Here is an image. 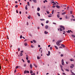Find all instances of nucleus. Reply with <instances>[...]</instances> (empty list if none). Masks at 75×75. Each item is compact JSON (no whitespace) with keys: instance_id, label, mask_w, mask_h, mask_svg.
Instances as JSON below:
<instances>
[{"instance_id":"nucleus-1","label":"nucleus","mask_w":75,"mask_h":75,"mask_svg":"<svg viewBox=\"0 0 75 75\" xmlns=\"http://www.w3.org/2000/svg\"><path fill=\"white\" fill-rule=\"evenodd\" d=\"M60 27L62 28H63V30H65V27L64 26L61 25L60 26Z\"/></svg>"},{"instance_id":"nucleus-2","label":"nucleus","mask_w":75,"mask_h":75,"mask_svg":"<svg viewBox=\"0 0 75 75\" xmlns=\"http://www.w3.org/2000/svg\"><path fill=\"white\" fill-rule=\"evenodd\" d=\"M26 60H28V56L27 55H26Z\"/></svg>"},{"instance_id":"nucleus-3","label":"nucleus","mask_w":75,"mask_h":75,"mask_svg":"<svg viewBox=\"0 0 75 75\" xmlns=\"http://www.w3.org/2000/svg\"><path fill=\"white\" fill-rule=\"evenodd\" d=\"M48 25H46L45 26V28H46V29H48Z\"/></svg>"},{"instance_id":"nucleus-4","label":"nucleus","mask_w":75,"mask_h":75,"mask_svg":"<svg viewBox=\"0 0 75 75\" xmlns=\"http://www.w3.org/2000/svg\"><path fill=\"white\" fill-rule=\"evenodd\" d=\"M48 54H47V56H49L50 55V51H48Z\"/></svg>"},{"instance_id":"nucleus-5","label":"nucleus","mask_w":75,"mask_h":75,"mask_svg":"<svg viewBox=\"0 0 75 75\" xmlns=\"http://www.w3.org/2000/svg\"><path fill=\"white\" fill-rule=\"evenodd\" d=\"M67 13L66 12H65L62 13V15H64V14H65Z\"/></svg>"},{"instance_id":"nucleus-6","label":"nucleus","mask_w":75,"mask_h":75,"mask_svg":"<svg viewBox=\"0 0 75 75\" xmlns=\"http://www.w3.org/2000/svg\"><path fill=\"white\" fill-rule=\"evenodd\" d=\"M34 2V3H36L37 1V0H32Z\"/></svg>"},{"instance_id":"nucleus-7","label":"nucleus","mask_w":75,"mask_h":75,"mask_svg":"<svg viewBox=\"0 0 75 75\" xmlns=\"http://www.w3.org/2000/svg\"><path fill=\"white\" fill-rule=\"evenodd\" d=\"M44 33L45 34H48V32L46 31H45Z\"/></svg>"},{"instance_id":"nucleus-8","label":"nucleus","mask_w":75,"mask_h":75,"mask_svg":"<svg viewBox=\"0 0 75 75\" xmlns=\"http://www.w3.org/2000/svg\"><path fill=\"white\" fill-rule=\"evenodd\" d=\"M40 10V8L39 7H38L37 8V11H39Z\"/></svg>"},{"instance_id":"nucleus-9","label":"nucleus","mask_w":75,"mask_h":75,"mask_svg":"<svg viewBox=\"0 0 75 75\" xmlns=\"http://www.w3.org/2000/svg\"><path fill=\"white\" fill-rule=\"evenodd\" d=\"M30 68H31V69H32V68H33V66L32 65V64H30Z\"/></svg>"},{"instance_id":"nucleus-10","label":"nucleus","mask_w":75,"mask_h":75,"mask_svg":"<svg viewBox=\"0 0 75 75\" xmlns=\"http://www.w3.org/2000/svg\"><path fill=\"white\" fill-rule=\"evenodd\" d=\"M56 7L57 8H60V6H56Z\"/></svg>"},{"instance_id":"nucleus-11","label":"nucleus","mask_w":75,"mask_h":75,"mask_svg":"<svg viewBox=\"0 0 75 75\" xmlns=\"http://www.w3.org/2000/svg\"><path fill=\"white\" fill-rule=\"evenodd\" d=\"M54 47H55V48H56V50H58V47L56 46H54Z\"/></svg>"},{"instance_id":"nucleus-12","label":"nucleus","mask_w":75,"mask_h":75,"mask_svg":"<svg viewBox=\"0 0 75 75\" xmlns=\"http://www.w3.org/2000/svg\"><path fill=\"white\" fill-rule=\"evenodd\" d=\"M62 65H64V62H62Z\"/></svg>"},{"instance_id":"nucleus-13","label":"nucleus","mask_w":75,"mask_h":75,"mask_svg":"<svg viewBox=\"0 0 75 75\" xmlns=\"http://www.w3.org/2000/svg\"><path fill=\"white\" fill-rule=\"evenodd\" d=\"M56 44L58 46H59V45H60V44H59V43H56Z\"/></svg>"},{"instance_id":"nucleus-14","label":"nucleus","mask_w":75,"mask_h":75,"mask_svg":"<svg viewBox=\"0 0 75 75\" xmlns=\"http://www.w3.org/2000/svg\"><path fill=\"white\" fill-rule=\"evenodd\" d=\"M57 16L58 18H59V14H58L57 15Z\"/></svg>"},{"instance_id":"nucleus-15","label":"nucleus","mask_w":75,"mask_h":75,"mask_svg":"<svg viewBox=\"0 0 75 75\" xmlns=\"http://www.w3.org/2000/svg\"><path fill=\"white\" fill-rule=\"evenodd\" d=\"M37 14H38V16L40 17V13H37Z\"/></svg>"},{"instance_id":"nucleus-16","label":"nucleus","mask_w":75,"mask_h":75,"mask_svg":"<svg viewBox=\"0 0 75 75\" xmlns=\"http://www.w3.org/2000/svg\"><path fill=\"white\" fill-rule=\"evenodd\" d=\"M66 71H67V72H69V69H65Z\"/></svg>"},{"instance_id":"nucleus-17","label":"nucleus","mask_w":75,"mask_h":75,"mask_svg":"<svg viewBox=\"0 0 75 75\" xmlns=\"http://www.w3.org/2000/svg\"><path fill=\"white\" fill-rule=\"evenodd\" d=\"M40 20L41 21H44V20H45V19H40Z\"/></svg>"},{"instance_id":"nucleus-18","label":"nucleus","mask_w":75,"mask_h":75,"mask_svg":"<svg viewBox=\"0 0 75 75\" xmlns=\"http://www.w3.org/2000/svg\"><path fill=\"white\" fill-rule=\"evenodd\" d=\"M54 10H52V14H54Z\"/></svg>"},{"instance_id":"nucleus-19","label":"nucleus","mask_w":75,"mask_h":75,"mask_svg":"<svg viewBox=\"0 0 75 75\" xmlns=\"http://www.w3.org/2000/svg\"><path fill=\"white\" fill-rule=\"evenodd\" d=\"M27 4H28V5L29 6H30V2H27Z\"/></svg>"},{"instance_id":"nucleus-20","label":"nucleus","mask_w":75,"mask_h":75,"mask_svg":"<svg viewBox=\"0 0 75 75\" xmlns=\"http://www.w3.org/2000/svg\"><path fill=\"white\" fill-rule=\"evenodd\" d=\"M28 18H29V19H30V18H31V16H29L28 17Z\"/></svg>"},{"instance_id":"nucleus-21","label":"nucleus","mask_w":75,"mask_h":75,"mask_svg":"<svg viewBox=\"0 0 75 75\" xmlns=\"http://www.w3.org/2000/svg\"><path fill=\"white\" fill-rule=\"evenodd\" d=\"M52 3H53V4H56V3H55L54 1H52Z\"/></svg>"},{"instance_id":"nucleus-22","label":"nucleus","mask_w":75,"mask_h":75,"mask_svg":"<svg viewBox=\"0 0 75 75\" xmlns=\"http://www.w3.org/2000/svg\"><path fill=\"white\" fill-rule=\"evenodd\" d=\"M18 68H19V69H21L22 68V67H21L20 66H18Z\"/></svg>"},{"instance_id":"nucleus-23","label":"nucleus","mask_w":75,"mask_h":75,"mask_svg":"<svg viewBox=\"0 0 75 75\" xmlns=\"http://www.w3.org/2000/svg\"><path fill=\"white\" fill-rule=\"evenodd\" d=\"M20 55V57H21V56H23V53H21Z\"/></svg>"},{"instance_id":"nucleus-24","label":"nucleus","mask_w":75,"mask_h":75,"mask_svg":"<svg viewBox=\"0 0 75 75\" xmlns=\"http://www.w3.org/2000/svg\"><path fill=\"white\" fill-rule=\"evenodd\" d=\"M71 36H72V37H74V38H75V35H71Z\"/></svg>"},{"instance_id":"nucleus-25","label":"nucleus","mask_w":75,"mask_h":75,"mask_svg":"<svg viewBox=\"0 0 75 75\" xmlns=\"http://www.w3.org/2000/svg\"><path fill=\"white\" fill-rule=\"evenodd\" d=\"M48 22H49V21H47L46 22V24H48Z\"/></svg>"},{"instance_id":"nucleus-26","label":"nucleus","mask_w":75,"mask_h":75,"mask_svg":"<svg viewBox=\"0 0 75 75\" xmlns=\"http://www.w3.org/2000/svg\"><path fill=\"white\" fill-rule=\"evenodd\" d=\"M33 41L34 42H35V43H36V41H35V40H33Z\"/></svg>"},{"instance_id":"nucleus-27","label":"nucleus","mask_w":75,"mask_h":75,"mask_svg":"<svg viewBox=\"0 0 75 75\" xmlns=\"http://www.w3.org/2000/svg\"><path fill=\"white\" fill-rule=\"evenodd\" d=\"M63 34H65V31L64 30L63 31Z\"/></svg>"},{"instance_id":"nucleus-28","label":"nucleus","mask_w":75,"mask_h":75,"mask_svg":"<svg viewBox=\"0 0 75 75\" xmlns=\"http://www.w3.org/2000/svg\"><path fill=\"white\" fill-rule=\"evenodd\" d=\"M66 32H67V33H70V31H69V30H68V31H66Z\"/></svg>"},{"instance_id":"nucleus-29","label":"nucleus","mask_w":75,"mask_h":75,"mask_svg":"<svg viewBox=\"0 0 75 75\" xmlns=\"http://www.w3.org/2000/svg\"><path fill=\"white\" fill-rule=\"evenodd\" d=\"M65 18H66V19H68V18L67 16H65Z\"/></svg>"},{"instance_id":"nucleus-30","label":"nucleus","mask_w":75,"mask_h":75,"mask_svg":"<svg viewBox=\"0 0 75 75\" xmlns=\"http://www.w3.org/2000/svg\"><path fill=\"white\" fill-rule=\"evenodd\" d=\"M15 7L16 8H17L18 7V5H16V6H15Z\"/></svg>"},{"instance_id":"nucleus-31","label":"nucleus","mask_w":75,"mask_h":75,"mask_svg":"<svg viewBox=\"0 0 75 75\" xmlns=\"http://www.w3.org/2000/svg\"><path fill=\"white\" fill-rule=\"evenodd\" d=\"M40 57L38 56L37 57V59H40Z\"/></svg>"},{"instance_id":"nucleus-32","label":"nucleus","mask_w":75,"mask_h":75,"mask_svg":"<svg viewBox=\"0 0 75 75\" xmlns=\"http://www.w3.org/2000/svg\"><path fill=\"white\" fill-rule=\"evenodd\" d=\"M59 30L61 31H62V28H60Z\"/></svg>"},{"instance_id":"nucleus-33","label":"nucleus","mask_w":75,"mask_h":75,"mask_svg":"<svg viewBox=\"0 0 75 75\" xmlns=\"http://www.w3.org/2000/svg\"><path fill=\"white\" fill-rule=\"evenodd\" d=\"M18 51H20V48H18Z\"/></svg>"},{"instance_id":"nucleus-34","label":"nucleus","mask_w":75,"mask_h":75,"mask_svg":"<svg viewBox=\"0 0 75 75\" xmlns=\"http://www.w3.org/2000/svg\"><path fill=\"white\" fill-rule=\"evenodd\" d=\"M25 9L26 10H27V9H28V8H27V7L25 6Z\"/></svg>"},{"instance_id":"nucleus-35","label":"nucleus","mask_w":75,"mask_h":75,"mask_svg":"<svg viewBox=\"0 0 75 75\" xmlns=\"http://www.w3.org/2000/svg\"><path fill=\"white\" fill-rule=\"evenodd\" d=\"M33 73V71L32 70L30 71V74H32Z\"/></svg>"},{"instance_id":"nucleus-36","label":"nucleus","mask_w":75,"mask_h":75,"mask_svg":"<svg viewBox=\"0 0 75 75\" xmlns=\"http://www.w3.org/2000/svg\"><path fill=\"white\" fill-rule=\"evenodd\" d=\"M71 73L73 75H75V74L74 72H71Z\"/></svg>"},{"instance_id":"nucleus-37","label":"nucleus","mask_w":75,"mask_h":75,"mask_svg":"<svg viewBox=\"0 0 75 75\" xmlns=\"http://www.w3.org/2000/svg\"><path fill=\"white\" fill-rule=\"evenodd\" d=\"M24 45L25 46H27V44L26 43H25L24 44Z\"/></svg>"},{"instance_id":"nucleus-38","label":"nucleus","mask_w":75,"mask_h":75,"mask_svg":"<svg viewBox=\"0 0 75 75\" xmlns=\"http://www.w3.org/2000/svg\"><path fill=\"white\" fill-rule=\"evenodd\" d=\"M59 48H61L62 49V47L60 46L59 47Z\"/></svg>"},{"instance_id":"nucleus-39","label":"nucleus","mask_w":75,"mask_h":75,"mask_svg":"<svg viewBox=\"0 0 75 75\" xmlns=\"http://www.w3.org/2000/svg\"><path fill=\"white\" fill-rule=\"evenodd\" d=\"M60 66L61 68H62V65H60Z\"/></svg>"},{"instance_id":"nucleus-40","label":"nucleus","mask_w":75,"mask_h":75,"mask_svg":"<svg viewBox=\"0 0 75 75\" xmlns=\"http://www.w3.org/2000/svg\"><path fill=\"white\" fill-rule=\"evenodd\" d=\"M56 43H58V44H59V40L57 41V42H56Z\"/></svg>"},{"instance_id":"nucleus-41","label":"nucleus","mask_w":75,"mask_h":75,"mask_svg":"<svg viewBox=\"0 0 75 75\" xmlns=\"http://www.w3.org/2000/svg\"><path fill=\"white\" fill-rule=\"evenodd\" d=\"M63 56H64V55H63V54H61V56L62 57H63Z\"/></svg>"},{"instance_id":"nucleus-42","label":"nucleus","mask_w":75,"mask_h":75,"mask_svg":"<svg viewBox=\"0 0 75 75\" xmlns=\"http://www.w3.org/2000/svg\"><path fill=\"white\" fill-rule=\"evenodd\" d=\"M61 69L62 71H63V72H64V69H63L62 68H61Z\"/></svg>"},{"instance_id":"nucleus-43","label":"nucleus","mask_w":75,"mask_h":75,"mask_svg":"<svg viewBox=\"0 0 75 75\" xmlns=\"http://www.w3.org/2000/svg\"><path fill=\"white\" fill-rule=\"evenodd\" d=\"M62 41V40H59V42L60 43V42H61Z\"/></svg>"},{"instance_id":"nucleus-44","label":"nucleus","mask_w":75,"mask_h":75,"mask_svg":"<svg viewBox=\"0 0 75 75\" xmlns=\"http://www.w3.org/2000/svg\"><path fill=\"white\" fill-rule=\"evenodd\" d=\"M22 38H23V36H22V35H21V36L20 37V38L21 39Z\"/></svg>"},{"instance_id":"nucleus-45","label":"nucleus","mask_w":75,"mask_h":75,"mask_svg":"<svg viewBox=\"0 0 75 75\" xmlns=\"http://www.w3.org/2000/svg\"><path fill=\"white\" fill-rule=\"evenodd\" d=\"M71 66H72V67H74V64H71Z\"/></svg>"},{"instance_id":"nucleus-46","label":"nucleus","mask_w":75,"mask_h":75,"mask_svg":"<svg viewBox=\"0 0 75 75\" xmlns=\"http://www.w3.org/2000/svg\"><path fill=\"white\" fill-rule=\"evenodd\" d=\"M30 72H29V71H26V73H29Z\"/></svg>"},{"instance_id":"nucleus-47","label":"nucleus","mask_w":75,"mask_h":75,"mask_svg":"<svg viewBox=\"0 0 75 75\" xmlns=\"http://www.w3.org/2000/svg\"><path fill=\"white\" fill-rule=\"evenodd\" d=\"M48 17H52V16H51L48 15Z\"/></svg>"},{"instance_id":"nucleus-48","label":"nucleus","mask_w":75,"mask_h":75,"mask_svg":"<svg viewBox=\"0 0 75 75\" xmlns=\"http://www.w3.org/2000/svg\"><path fill=\"white\" fill-rule=\"evenodd\" d=\"M47 14H50V12L49 11H47Z\"/></svg>"},{"instance_id":"nucleus-49","label":"nucleus","mask_w":75,"mask_h":75,"mask_svg":"<svg viewBox=\"0 0 75 75\" xmlns=\"http://www.w3.org/2000/svg\"><path fill=\"white\" fill-rule=\"evenodd\" d=\"M26 71H25L24 72V74H26Z\"/></svg>"},{"instance_id":"nucleus-50","label":"nucleus","mask_w":75,"mask_h":75,"mask_svg":"<svg viewBox=\"0 0 75 75\" xmlns=\"http://www.w3.org/2000/svg\"><path fill=\"white\" fill-rule=\"evenodd\" d=\"M18 68V66H17L16 67V69H17V68Z\"/></svg>"},{"instance_id":"nucleus-51","label":"nucleus","mask_w":75,"mask_h":75,"mask_svg":"<svg viewBox=\"0 0 75 75\" xmlns=\"http://www.w3.org/2000/svg\"><path fill=\"white\" fill-rule=\"evenodd\" d=\"M52 47H51L50 48V50H52Z\"/></svg>"},{"instance_id":"nucleus-52","label":"nucleus","mask_w":75,"mask_h":75,"mask_svg":"<svg viewBox=\"0 0 75 75\" xmlns=\"http://www.w3.org/2000/svg\"><path fill=\"white\" fill-rule=\"evenodd\" d=\"M70 67V68L72 69V68H73V67H72V66H71Z\"/></svg>"},{"instance_id":"nucleus-53","label":"nucleus","mask_w":75,"mask_h":75,"mask_svg":"<svg viewBox=\"0 0 75 75\" xmlns=\"http://www.w3.org/2000/svg\"><path fill=\"white\" fill-rule=\"evenodd\" d=\"M28 62L30 63V60L28 61Z\"/></svg>"},{"instance_id":"nucleus-54","label":"nucleus","mask_w":75,"mask_h":75,"mask_svg":"<svg viewBox=\"0 0 75 75\" xmlns=\"http://www.w3.org/2000/svg\"><path fill=\"white\" fill-rule=\"evenodd\" d=\"M31 47H32V48H33L34 47V46H33L32 45H31Z\"/></svg>"},{"instance_id":"nucleus-55","label":"nucleus","mask_w":75,"mask_h":75,"mask_svg":"<svg viewBox=\"0 0 75 75\" xmlns=\"http://www.w3.org/2000/svg\"><path fill=\"white\" fill-rule=\"evenodd\" d=\"M53 24H55V25H56V23H53Z\"/></svg>"},{"instance_id":"nucleus-56","label":"nucleus","mask_w":75,"mask_h":75,"mask_svg":"<svg viewBox=\"0 0 75 75\" xmlns=\"http://www.w3.org/2000/svg\"><path fill=\"white\" fill-rule=\"evenodd\" d=\"M22 61H23V62H25L24 61V60L23 59H22Z\"/></svg>"},{"instance_id":"nucleus-57","label":"nucleus","mask_w":75,"mask_h":75,"mask_svg":"<svg viewBox=\"0 0 75 75\" xmlns=\"http://www.w3.org/2000/svg\"><path fill=\"white\" fill-rule=\"evenodd\" d=\"M62 74L63 75H66V74L65 73H63Z\"/></svg>"},{"instance_id":"nucleus-58","label":"nucleus","mask_w":75,"mask_h":75,"mask_svg":"<svg viewBox=\"0 0 75 75\" xmlns=\"http://www.w3.org/2000/svg\"><path fill=\"white\" fill-rule=\"evenodd\" d=\"M71 17H72L73 18H74V17H74V16H73V15H72V16H71Z\"/></svg>"},{"instance_id":"nucleus-59","label":"nucleus","mask_w":75,"mask_h":75,"mask_svg":"<svg viewBox=\"0 0 75 75\" xmlns=\"http://www.w3.org/2000/svg\"><path fill=\"white\" fill-rule=\"evenodd\" d=\"M70 14H72V11H70Z\"/></svg>"},{"instance_id":"nucleus-60","label":"nucleus","mask_w":75,"mask_h":75,"mask_svg":"<svg viewBox=\"0 0 75 75\" xmlns=\"http://www.w3.org/2000/svg\"><path fill=\"white\" fill-rule=\"evenodd\" d=\"M24 67H26V64H25L24 65Z\"/></svg>"},{"instance_id":"nucleus-61","label":"nucleus","mask_w":75,"mask_h":75,"mask_svg":"<svg viewBox=\"0 0 75 75\" xmlns=\"http://www.w3.org/2000/svg\"><path fill=\"white\" fill-rule=\"evenodd\" d=\"M19 13H20V14H21V11H20L19 12Z\"/></svg>"},{"instance_id":"nucleus-62","label":"nucleus","mask_w":75,"mask_h":75,"mask_svg":"<svg viewBox=\"0 0 75 75\" xmlns=\"http://www.w3.org/2000/svg\"><path fill=\"white\" fill-rule=\"evenodd\" d=\"M62 47L63 48H65V46L64 45Z\"/></svg>"},{"instance_id":"nucleus-63","label":"nucleus","mask_w":75,"mask_h":75,"mask_svg":"<svg viewBox=\"0 0 75 75\" xmlns=\"http://www.w3.org/2000/svg\"><path fill=\"white\" fill-rule=\"evenodd\" d=\"M41 24L42 26H44V24L43 23H41Z\"/></svg>"},{"instance_id":"nucleus-64","label":"nucleus","mask_w":75,"mask_h":75,"mask_svg":"<svg viewBox=\"0 0 75 75\" xmlns=\"http://www.w3.org/2000/svg\"><path fill=\"white\" fill-rule=\"evenodd\" d=\"M35 67L36 68H37V66H36V65H35Z\"/></svg>"}]
</instances>
